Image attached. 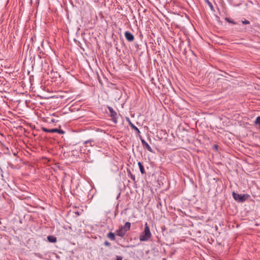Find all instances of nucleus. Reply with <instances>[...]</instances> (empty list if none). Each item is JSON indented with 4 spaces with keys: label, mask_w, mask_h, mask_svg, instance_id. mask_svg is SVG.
I'll list each match as a JSON object with an SVG mask.
<instances>
[{
    "label": "nucleus",
    "mask_w": 260,
    "mask_h": 260,
    "mask_svg": "<svg viewBox=\"0 0 260 260\" xmlns=\"http://www.w3.org/2000/svg\"><path fill=\"white\" fill-rule=\"evenodd\" d=\"M104 244H105V245H106V246L110 245V243L108 241H107L104 242Z\"/></svg>",
    "instance_id": "nucleus-20"
},
{
    "label": "nucleus",
    "mask_w": 260,
    "mask_h": 260,
    "mask_svg": "<svg viewBox=\"0 0 260 260\" xmlns=\"http://www.w3.org/2000/svg\"><path fill=\"white\" fill-rule=\"evenodd\" d=\"M108 109L110 112V117H111L113 122L115 124L117 123L118 118L117 112H115L111 107L108 106Z\"/></svg>",
    "instance_id": "nucleus-3"
},
{
    "label": "nucleus",
    "mask_w": 260,
    "mask_h": 260,
    "mask_svg": "<svg viewBox=\"0 0 260 260\" xmlns=\"http://www.w3.org/2000/svg\"><path fill=\"white\" fill-rule=\"evenodd\" d=\"M124 36L126 39L129 42L133 41L134 39V35L128 31H126L125 32Z\"/></svg>",
    "instance_id": "nucleus-4"
},
{
    "label": "nucleus",
    "mask_w": 260,
    "mask_h": 260,
    "mask_svg": "<svg viewBox=\"0 0 260 260\" xmlns=\"http://www.w3.org/2000/svg\"><path fill=\"white\" fill-rule=\"evenodd\" d=\"M158 206H161V203H159V204H157V207H158Z\"/></svg>",
    "instance_id": "nucleus-22"
},
{
    "label": "nucleus",
    "mask_w": 260,
    "mask_h": 260,
    "mask_svg": "<svg viewBox=\"0 0 260 260\" xmlns=\"http://www.w3.org/2000/svg\"><path fill=\"white\" fill-rule=\"evenodd\" d=\"M207 2H208V5H209V7H210L211 9L212 10L213 8V7L212 4L209 1H207Z\"/></svg>",
    "instance_id": "nucleus-19"
},
{
    "label": "nucleus",
    "mask_w": 260,
    "mask_h": 260,
    "mask_svg": "<svg viewBox=\"0 0 260 260\" xmlns=\"http://www.w3.org/2000/svg\"><path fill=\"white\" fill-rule=\"evenodd\" d=\"M141 141L144 147H145L149 152H153L150 145L142 138H141Z\"/></svg>",
    "instance_id": "nucleus-6"
},
{
    "label": "nucleus",
    "mask_w": 260,
    "mask_h": 260,
    "mask_svg": "<svg viewBox=\"0 0 260 260\" xmlns=\"http://www.w3.org/2000/svg\"><path fill=\"white\" fill-rule=\"evenodd\" d=\"M127 172L128 174V176L130 177L133 181L135 182V176L132 173L131 170L127 169Z\"/></svg>",
    "instance_id": "nucleus-9"
},
{
    "label": "nucleus",
    "mask_w": 260,
    "mask_h": 260,
    "mask_svg": "<svg viewBox=\"0 0 260 260\" xmlns=\"http://www.w3.org/2000/svg\"><path fill=\"white\" fill-rule=\"evenodd\" d=\"M138 164L141 173L142 174H144L145 173V169H144V168L143 165L142 164V163L141 162H138Z\"/></svg>",
    "instance_id": "nucleus-11"
},
{
    "label": "nucleus",
    "mask_w": 260,
    "mask_h": 260,
    "mask_svg": "<svg viewBox=\"0 0 260 260\" xmlns=\"http://www.w3.org/2000/svg\"><path fill=\"white\" fill-rule=\"evenodd\" d=\"M42 129L44 132L50 133H54L57 131V128H52V129H48L45 127H42Z\"/></svg>",
    "instance_id": "nucleus-7"
},
{
    "label": "nucleus",
    "mask_w": 260,
    "mask_h": 260,
    "mask_svg": "<svg viewBox=\"0 0 260 260\" xmlns=\"http://www.w3.org/2000/svg\"><path fill=\"white\" fill-rule=\"evenodd\" d=\"M47 239L51 243H55L56 242V238L53 236H48L47 237Z\"/></svg>",
    "instance_id": "nucleus-10"
},
{
    "label": "nucleus",
    "mask_w": 260,
    "mask_h": 260,
    "mask_svg": "<svg viewBox=\"0 0 260 260\" xmlns=\"http://www.w3.org/2000/svg\"><path fill=\"white\" fill-rule=\"evenodd\" d=\"M232 195L234 200L238 202H243L247 198V196L246 194H238L235 192H233Z\"/></svg>",
    "instance_id": "nucleus-2"
},
{
    "label": "nucleus",
    "mask_w": 260,
    "mask_h": 260,
    "mask_svg": "<svg viewBox=\"0 0 260 260\" xmlns=\"http://www.w3.org/2000/svg\"><path fill=\"white\" fill-rule=\"evenodd\" d=\"M225 20L226 22H228L229 23H232L233 24H237V23L235 21H234L233 20H232L230 18H228V17H226L225 18Z\"/></svg>",
    "instance_id": "nucleus-14"
},
{
    "label": "nucleus",
    "mask_w": 260,
    "mask_h": 260,
    "mask_svg": "<svg viewBox=\"0 0 260 260\" xmlns=\"http://www.w3.org/2000/svg\"><path fill=\"white\" fill-rule=\"evenodd\" d=\"M36 255L38 257H41V254L40 253H36Z\"/></svg>",
    "instance_id": "nucleus-21"
},
{
    "label": "nucleus",
    "mask_w": 260,
    "mask_h": 260,
    "mask_svg": "<svg viewBox=\"0 0 260 260\" xmlns=\"http://www.w3.org/2000/svg\"><path fill=\"white\" fill-rule=\"evenodd\" d=\"M93 142V140H92V139H90V140H87L86 141H85L84 142V144H88V143H90V146H93V145L92 144V143Z\"/></svg>",
    "instance_id": "nucleus-15"
},
{
    "label": "nucleus",
    "mask_w": 260,
    "mask_h": 260,
    "mask_svg": "<svg viewBox=\"0 0 260 260\" xmlns=\"http://www.w3.org/2000/svg\"><path fill=\"white\" fill-rule=\"evenodd\" d=\"M107 237L109 238L111 241H114L115 239V236L113 233L110 232L107 235Z\"/></svg>",
    "instance_id": "nucleus-12"
},
{
    "label": "nucleus",
    "mask_w": 260,
    "mask_h": 260,
    "mask_svg": "<svg viewBox=\"0 0 260 260\" xmlns=\"http://www.w3.org/2000/svg\"><path fill=\"white\" fill-rule=\"evenodd\" d=\"M151 233L150 231V228L147 224H145L144 231L140 236L139 239L141 241H147L151 237Z\"/></svg>",
    "instance_id": "nucleus-1"
},
{
    "label": "nucleus",
    "mask_w": 260,
    "mask_h": 260,
    "mask_svg": "<svg viewBox=\"0 0 260 260\" xmlns=\"http://www.w3.org/2000/svg\"><path fill=\"white\" fill-rule=\"evenodd\" d=\"M56 133H57L59 134H63L65 132L61 129L57 128V131H56Z\"/></svg>",
    "instance_id": "nucleus-17"
},
{
    "label": "nucleus",
    "mask_w": 260,
    "mask_h": 260,
    "mask_svg": "<svg viewBox=\"0 0 260 260\" xmlns=\"http://www.w3.org/2000/svg\"><path fill=\"white\" fill-rule=\"evenodd\" d=\"M131 223L129 222H125V224L122 228L125 230V232H127L131 228Z\"/></svg>",
    "instance_id": "nucleus-8"
},
{
    "label": "nucleus",
    "mask_w": 260,
    "mask_h": 260,
    "mask_svg": "<svg viewBox=\"0 0 260 260\" xmlns=\"http://www.w3.org/2000/svg\"><path fill=\"white\" fill-rule=\"evenodd\" d=\"M129 124L131 127L134 130H135L138 134L140 133L139 129L136 127L134 124H133L130 121H129Z\"/></svg>",
    "instance_id": "nucleus-13"
},
{
    "label": "nucleus",
    "mask_w": 260,
    "mask_h": 260,
    "mask_svg": "<svg viewBox=\"0 0 260 260\" xmlns=\"http://www.w3.org/2000/svg\"><path fill=\"white\" fill-rule=\"evenodd\" d=\"M255 123L260 125V116L257 117L255 121Z\"/></svg>",
    "instance_id": "nucleus-16"
},
{
    "label": "nucleus",
    "mask_w": 260,
    "mask_h": 260,
    "mask_svg": "<svg viewBox=\"0 0 260 260\" xmlns=\"http://www.w3.org/2000/svg\"><path fill=\"white\" fill-rule=\"evenodd\" d=\"M126 232L122 228V226H120L118 230L116 231V234L119 237H123Z\"/></svg>",
    "instance_id": "nucleus-5"
},
{
    "label": "nucleus",
    "mask_w": 260,
    "mask_h": 260,
    "mask_svg": "<svg viewBox=\"0 0 260 260\" xmlns=\"http://www.w3.org/2000/svg\"><path fill=\"white\" fill-rule=\"evenodd\" d=\"M242 23L243 24H248L250 23V22L247 20H244L242 21Z\"/></svg>",
    "instance_id": "nucleus-18"
}]
</instances>
